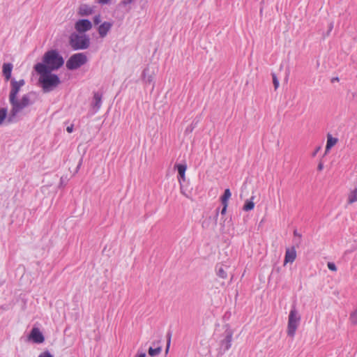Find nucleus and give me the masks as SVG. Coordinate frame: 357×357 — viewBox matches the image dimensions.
<instances>
[{
	"label": "nucleus",
	"mask_w": 357,
	"mask_h": 357,
	"mask_svg": "<svg viewBox=\"0 0 357 357\" xmlns=\"http://www.w3.org/2000/svg\"><path fill=\"white\" fill-rule=\"evenodd\" d=\"M31 93L24 94L20 100L17 98L10 103L11 109L8 114V109L6 107L0 108V126L6 124L17 123L19 121L18 114L27 106L31 105L30 96Z\"/></svg>",
	"instance_id": "obj_1"
},
{
	"label": "nucleus",
	"mask_w": 357,
	"mask_h": 357,
	"mask_svg": "<svg viewBox=\"0 0 357 357\" xmlns=\"http://www.w3.org/2000/svg\"><path fill=\"white\" fill-rule=\"evenodd\" d=\"M64 64L63 56L56 50L46 52L43 57V62L34 66V70L54 71L59 69Z\"/></svg>",
	"instance_id": "obj_2"
},
{
	"label": "nucleus",
	"mask_w": 357,
	"mask_h": 357,
	"mask_svg": "<svg viewBox=\"0 0 357 357\" xmlns=\"http://www.w3.org/2000/svg\"><path fill=\"white\" fill-rule=\"evenodd\" d=\"M35 70L40 75L39 83L40 84L44 93H48L53 91L61 83L59 76L52 73V71Z\"/></svg>",
	"instance_id": "obj_3"
},
{
	"label": "nucleus",
	"mask_w": 357,
	"mask_h": 357,
	"mask_svg": "<svg viewBox=\"0 0 357 357\" xmlns=\"http://www.w3.org/2000/svg\"><path fill=\"white\" fill-rule=\"evenodd\" d=\"M69 45L73 50H86L90 46V38L86 34L74 32L69 37Z\"/></svg>",
	"instance_id": "obj_4"
},
{
	"label": "nucleus",
	"mask_w": 357,
	"mask_h": 357,
	"mask_svg": "<svg viewBox=\"0 0 357 357\" xmlns=\"http://www.w3.org/2000/svg\"><path fill=\"white\" fill-rule=\"evenodd\" d=\"M300 321L301 316L296 310L295 305H293L288 318L287 335L289 336L292 337L294 336Z\"/></svg>",
	"instance_id": "obj_5"
},
{
	"label": "nucleus",
	"mask_w": 357,
	"mask_h": 357,
	"mask_svg": "<svg viewBox=\"0 0 357 357\" xmlns=\"http://www.w3.org/2000/svg\"><path fill=\"white\" fill-rule=\"evenodd\" d=\"M87 62V57L84 53H76L73 54L66 61V68L70 70H74Z\"/></svg>",
	"instance_id": "obj_6"
},
{
	"label": "nucleus",
	"mask_w": 357,
	"mask_h": 357,
	"mask_svg": "<svg viewBox=\"0 0 357 357\" xmlns=\"http://www.w3.org/2000/svg\"><path fill=\"white\" fill-rule=\"evenodd\" d=\"M25 84L24 79H21L17 81L15 78L10 79V91L9 94V102L10 104L13 103L17 98V94L20 91V89Z\"/></svg>",
	"instance_id": "obj_7"
},
{
	"label": "nucleus",
	"mask_w": 357,
	"mask_h": 357,
	"mask_svg": "<svg viewBox=\"0 0 357 357\" xmlns=\"http://www.w3.org/2000/svg\"><path fill=\"white\" fill-rule=\"evenodd\" d=\"M92 24L90 20L87 19L79 20L75 22V29L81 34H84L85 32L91 30Z\"/></svg>",
	"instance_id": "obj_8"
},
{
	"label": "nucleus",
	"mask_w": 357,
	"mask_h": 357,
	"mask_svg": "<svg viewBox=\"0 0 357 357\" xmlns=\"http://www.w3.org/2000/svg\"><path fill=\"white\" fill-rule=\"evenodd\" d=\"M229 266L223 264H219L215 267L217 275L222 279H226L229 274L231 275Z\"/></svg>",
	"instance_id": "obj_9"
},
{
	"label": "nucleus",
	"mask_w": 357,
	"mask_h": 357,
	"mask_svg": "<svg viewBox=\"0 0 357 357\" xmlns=\"http://www.w3.org/2000/svg\"><path fill=\"white\" fill-rule=\"evenodd\" d=\"M225 338L221 340V347L224 351L229 350L231 346L233 332L230 329H227L225 332Z\"/></svg>",
	"instance_id": "obj_10"
},
{
	"label": "nucleus",
	"mask_w": 357,
	"mask_h": 357,
	"mask_svg": "<svg viewBox=\"0 0 357 357\" xmlns=\"http://www.w3.org/2000/svg\"><path fill=\"white\" fill-rule=\"evenodd\" d=\"M29 337L32 340L33 342L37 344L43 343L45 341V337L43 333L38 328H32Z\"/></svg>",
	"instance_id": "obj_11"
},
{
	"label": "nucleus",
	"mask_w": 357,
	"mask_h": 357,
	"mask_svg": "<svg viewBox=\"0 0 357 357\" xmlns=\"http://www.w3.org/2000/svg\"><path fill=\"white\" fill-rule=\"evenodd\" d=\"M113 24L109 22H104L98 27V33L101 38H105L112 27Z\"/></svg>",
	"instance_id": "obj_12"
},
{
	"label": "nucleus",
	"mask_w": 357,
	"mask_h": 357,
	"mask_svg": "<svg viewBox=\"0 0 357 357\" xmlns=\"http://www.w3.org/2000/svg\"><path fill=\"white\" fill-rule=\"evenodd\" d=\"M155 73L150 70L149 68H146L142 73V78L146 84H151L153 82Z\"/></svg>",
	"instance_id": "obj_13"
},
{
	"label": "nucleus",
	"mask_w": 357,
	"mask_h": 357,
	"mask_svg": "<svg viewBox=\"0 0 357 357\" xmlns=\"http://www.w3.org/2000/svg\"><path fill=\"white\" fill-rule=\"evenodd\" d=\"M296 257V252L294 246L291 248H287L285 252L284 262H293Z\"/></svg>",
	"instance_id": "obj_14"
},
{
	"label": "nucleus",
	"mask_w": 357,
	"mask_h": 357,
	"mask_svg": "<svg viewBox=\"0 0 357 357\" xmlns=\"http://www.w3.org/2000/svg\"><path fill=\"white\" fill-rule=\"evenodd\" d=\"M93 13V8L86 4H82L79 8L78 14L81 16H88L91 15Z\"/></svg>",
	"instance_id": "obj_15"
},
{
	"label": "nucleus",
	"mask_w": 357,
	"mask_h": 357,
	"mask_svg": "<svg viewBox=\"0 0 357 357\" xmlns=\"http://www.w3.org/2000/svg\"><path fill=\"white\" fill-rule=\"evenodd\" d=\"M13 66L10 63H3V75L6 81L11 79V73Z\"/></svg>",
	"instance_id": "obj_16"
},
{
	"label": "nucleus",
	"mask_w": 357,
	"mask_h": 357,
	"mask_svg": "<svg viewBox=\"0 0 357 357\" xmlns=\"http://www.w3.org/2000/svg\"><path fill=\"white\" fill-rule=\"evenodd\" d=\"M102 95L99 93H95L93 96V107L98 110L101 107Z\"/></svg>",
	"instance_id": "obj_17"
},
{
	"label": "nucleus",
	"mask_w": 357,
	"mask_h": 357,
	"mask_svg": "<svg viewBox=\"0 0 357 357\" xmlns=\"http://www.w3.org/2000/svg\"><path fill=\"white\" fill-rule=\"evenodd\" d=\"M337 142V138L333 137L331 134H328L327 142L326 146V152L328 151Z\"/></svg>",
	"instance_id": "obj_18"
},
{
	"label": "nucleus",
	"mask_w": 357,
	"mask_h": 357,
	"mask_svg": "<svg viewBox=\"0 0 357 357\" xmlns=\"http://www.w3.org/2000/svg\"><path fill=\"white\" fill-rule=\"evenodd\" d=\"M175 168L177 169L180 178L185 180V173L187 169V165L185 164H177L175 165Z\"/></svg>",
	"instance_id": "obj_19"
},
{
	"label": "nucleus",
	"mask_w": 357,
	"mask_h": 357,
	"mask_svg": "<svg viewBox=\"0 0 357 357\" xmlns=\"http://www.w3.org/2000/svg\"><path fill=\"white\" fill-rule=\"evenodd\" d=\"M231 193L229 188L226 189L224 192V194L221 197V202L222 203H228L229 199L231 197Z\"/></svg>",
	"instance_id": "obj_20"
},
{
	"label": "nucleus",
	"mask_w": 357,
	"mask_h": 357,
	"mask_svg": "<svg viewBox=\"0 0 357 357\" xmlns=\"http://www.w3.org/2000/svg\"><path fill=\"white\" fill-rule=\"evenodd\" d=\"M161 351H162L161 347H158L155 349L150 347L149 349L148 353L151 356L153 357V356H155L160 354L161 353Z\"/></svg>",
	"instance_id": "obj_21"
},
{
	"label": "nucleus",
	"mask_w": 357,
	"mask_h": 357,
	"mask_svg": "<svg viewBox=\"0 0 357 357\" xmlns=\"http://www.w3.org/2000/svg\"><path fill=\"white\" fill-rule=\"evenodd\" d=\"M355 202H357V188L353 190L349 195L348 202L349 204H352Z\"/></svg>",
	"instance_id": "obj_22"
},
{
	"label": "nucleus",
	"mask_w": 357,
	"mask_h": 357,
	"mask_svg": "<svg viewBox=\"0 0 357 357\" xmlns=\"http://www.w3.org/2000/svg\"><path fill=\"white\" fill-rule=\"evenodd\" d=\"M255 204L252 200H246L243 206V210L245 211H251L254 208Z\"/></svg>",
	"instance_id": "obj_23"
},
{
	"label": "nucleus",
	"mask_w": 357,
	"mask_h": 357,
	"mask_svg": "<svg viewBox=\"0 0 357 357\" xmlns=\"http://www.w3.org/2000/svg\"><path fill=\"white\" fill-rule=\"evenodd\" d=\"M349 320L353 325H357V308L350 314Z\"/></svg>",
	"instance_id": "obj_24"
},
{
	"label": "nucleus",
	"mask_w": 357,
	"mask_h": 357,
	"mask_svg": "<svg viewBox=\"0 0 357 357\" xmlns=\"http://www.w3.org/2000/svg\"><path fill=\"white\" fill-rule=\"evenodd\" d=\"M272 77L274 89L276 90L279 87V81L275 73H272Z\"/></svg>",
	"instance_id": "obj_25"
},
{
	"label": "nucleus",
	"mask_w": 357,
	"mask_h": 357,
	"mask_svg": "<svg viewBox=\"0 0 357 357\" xmlns=\"http://www.w3.org/2000/svg\"><path fill=\"white\" fill-rule=\"evenodd\" d=\"M327 266H328V269L332 271H337L336 265L333 262H328Z\"/></svg>",
	"instance_id": "obj_26"
},
{
	"label": "nucleus",
	"mask_w": 357,
	"mask_h": 357,
	"mask_svg": "<svg viewBox=\"0 0 357 357\" xmlns=\"http://www.w3.org/2000/svg\"><path fill=\"white\" fill-rule=\"evenodd\" d=\"M101 22V17H100V15H96L94 17H93V23L94 24H100Z\"/></svg>",
	"instance_id": "obj_27"
},
{
	"label": "nucleus",
	"mask_w": 357,
	"mask_h": 357,
	"mask_svg": "<svg viewBox=\"0 0 357 357\" xmlns=\"http://www.w3.org/2000/svg\"><path fill=\"white\" fill-rule=\"evenodd\" d=\"M294 236L298 237V241L296 242V246H298V245L301 243V234L297 232L296 230L294 231Z\"/></svg>",
	"instance_id": "obj_28"
},
{
	"label": "nucleus",
	"mask_w": 357,
	"mask_h": 357,
	"mask_svg": "<svg viewBox=\"0 0 357 357\" xmlns=\"http://www.w3.org/2000/svg\"><path fill=\"white\" fill-rule=\"evenodd\" d=\"M135 0H122L120 3V5L126 6L128 4L132 3Z\"/></svg>",
	"instance_id": "obj_29"
},
{
	"label": "nucleus",
	"mask_w": 357,
	"mask_h": 357,
	"mask_svg": "<svg viewBox=\"0 0 357 357\" xmlns=\"http://www.w3.org/2000/svg\"><path fill=\"white\" fill-rule=\"evenodd\" d=\"M222 211H221V214L222 215H224L225 214L226 211H227V208L228 206V203H222Z\"/></svg>",
	"instance_id": "obj_30"
},
{
	"label": "nucleus",
	"mask_w": 357,
	"mask_h": 357,
	"mask_svg": "<svg viewBox=\"0 0 357 357\" xmlns=\"http://www.w3.org/2000/svg\"><path fill=\"white\" fill-rule=\"evenodd\" d=\"M38 357H53V356L48 351L42 353Z\"/></svg>",
	"instance_id": "obj_31"
},
{
	"label": "nucleus",
	"mask_w": 357,
	"mask_h": 357,
	"mask_svg": "<svg viewBox=\"0 0 357 357\" xmlns=\"http://www.w3.org/2000/svg\"><path fill=\"white\" fill-rule=\"evenodd\" d=\"M111 0H98V3L101 5L108 4Z\"/></svg>",
	"instance_id": "obj_32"
},
{
	"label": "nucleus",
	"mask_w": 357,
	"mask_h": 357,
	"mask_svg": "<svg viewBox=\"0 0 357 357\" xmlns=\"http://www.w3.org/2000/svg\"><path fill=\"white\" fill-rule=\"evenodd\" d=\"M170 340H171V335H170V334H168L167 347V349H166V351H167H167H168V350H169V344H170Z\"/></svg>",
	"instance_id": "obj_33"
},
{
	"label": "nucleus",
	"mask_w": 357,
	"mask_h": 357,
	"mask_svg": "<svg viewBox=\"0 0 357 357\" xmlns=\"http://www.w3.org/2000/svg\"><path fill=\"white\" fill-rule=\"evenodd\" d=\"M66 130H67L68 132L71 133L73 132V126L71 125L70 126H68L67 128H66Z\"/></svg>",
	"instance_id": "obj_34"
},
{
	"label": "nucleus",
	"mask_w": 357,
	"mask_h": 357,
	"mask_svg": "<svg viewBox=\"0 0 357 357\" xmlns=\"http://www.w3.org/2000/svg\"><path fill=\"white\" fill-rule=\"evenodd\" d=\"M324 168V165L323 163L320 162L319 165H318V167H317V169L319 171H321Z\"/></svg>",
	"instance_id": "obj_35"
},
{
	"label": "nucleus",
	"mask_w": 357,
	"mask_h": 357,
	"mask_svg": "<svg viewBox=\"0 0 357 357\" xmlns=\"http://www.w3.org/2000/svg\"><path fill=\"white\" fill-rule=\"evenodd\" d=\"M333 23H331L330 25H329V27H328V35L329 34V33L331 31V30L333 29Z\"/></svg>",
	"instance_id": "obj_36"
},
{
	"label": "nucleus",
	"mask_w": 357,
	"mask_h": 357,
	"mask_svg": "<svg viewBox=\"0 0 357 357\" xmlns=\"http://www.w3.org/2000/svg\"><path fill=\"white\" fill-rule=\"evenodd\" d=\"M338 81H339V78H338L337 77H333V78L331 79V82H332V83H333V82H338Z\"/></svg>",
	"instance_id": "obj_37"
},
{
	"label": "nucleus",
	"mask_w": 357,
	"mask_h": 357,
	"mask_svg": "<svg viewBox=\"0 0 357 357\" xmlns=\"http://www.w3.org/2000/svg\"><path fill=\"white\" fill-rule=\"evenodd\" d=\"M136 357H146V355L145 353H141L139 354Z\"/></svg>",
	"instance_id": "obj_38"
},
{
	"label": "nucleus",
	"mask_w": 357,
	"mask_h": 357,
	"mask_svg": "<svg viewBox=\"0 0 357 357\" xmlns=\"http://www.w3.org/2000/svg\"><path fill=\"white\" fill-rule=\"evenodd\" d=\"M320 149V147H318L314 151V153H312V156H315L316 154L317 153V152L319 151Z\"/></svg>",
	"instance_id": "obj_39"
},
{
	"label": "nucleus",
	"mask_w": 357,
	"mask_h": 357,
	"mask_svg": "<svg viewBox=\"0 0 357 357\" xmlns=\"http://www.w3.org/2000/svg\"><path fill=\"white\" fill-rule=\"evenodd\" d=\"M82 160L81 159L79 162V164H78V165H77V170L80 167V166L82 165Z\"/></svg>",
	"instance_id": "obj_40"
}]
</instances>
